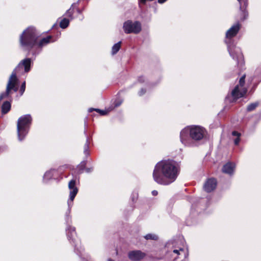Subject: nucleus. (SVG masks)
Wrapping results in <instances>:
<instances>
[{
  "label": "nucleus",
  "mask_w": 261,
  "mask_h": 261,
  "mask_svg": "<svg viewBox=\"0 0 261 261\" xmlns=\"http://www.w3.org/2000/svg\"><path fill=\"white\" fill-rule=\"evenodd\" d=\"M246 75L244 74L240 79L239 84L237 85L230 94L225 98L226 103H231L236 102L239 98L243 97L246 94L247 89L245 87V79Z\"/></svg>",
  "instance_id": "nucleus-6"
},
{
  "label": "nucleus",
  "mask_w": 261,
  "mask_h": 261,
  "mask_svg": "<svg viewBox=\"0 0 261 261\" xmlns=\"http://www.w3.org/2000/svg\"><path fill=\"white\" fill-rule=\"evenodd\" d=\"M39 34L34 27H30L23 31L19 38L20 45L24 50L31 51L35 57L39 55L42 48L51 42L52 36H48L38 40Z\"/></svg>",
  "instance_id": "nucleus-2"
},
{
  "label": "nucleus",
  "mask_w": 261,
  "mask_h": 261,
  "mask_svg": "<svg viewBox=\"0 0 261 261\" xmlns=\"http://www.w3.org/2000/svg\"><path fill=\"white\" fill-rule=\"evenodd\" d=\"M181 241L179 239L172 240L169 241L166 247L169 249H173V252L178 255L180 251H183L184 249L180 246Z\"/></svg>",
  "instance_id": "nucleus-12"
},
{
  "label": "nucleus",
  "mask_w": 261,
  "mask_h": 261,
  "mask_svg": "<svg viewBox=\"0 0 261 261\" xmlns=\"http://www.w3.org/2000/svg\"><path fill=\"white\" fill-rule=\"evenodd\" d=\"M121 42L119 41L117 42V43H115L112 48V55H115L117 53V52L119 50L120 47H121Z\"/></svg>",
  "instance_id": "nucleus-19"
},
{
  "label": "nucleus",
  "mask_w": 261,
  "mask_h": 261,
  "mask_svg": "<svg viewBox=\"0 0 261 261\" xmlns=\"http://www.w3.org/2000/svg\"><path fill=\"white\" fill-rule=\"evenodd\" d=\"M25 90V82L24 81L21 85V86L19 89V93L21 96H22Z\"/></svg>",
  "instance_id": "nucleus-27"
},
{
  "label": "nucleus",
  "mask_w": 261,
  "mask_h": 261,
  "mask_svg": "<svg viewBox=\"0 0 261 261\" xmlns=\"http://www.w3.org/2000/svg\"><path fill=\"white\" fill-rule=\"evenodd\" d=\"M108 261H115V260H113V259H111V258H109V259H108Z\"/></svg>",
  "instance_id": "nucleus-35"
},
{
  "label": "nucleus",
  "mask_w": 261,
  "mask_h": 261,
  "mask_svg": "<svg viewBox=\"0 0 261 261\" xmlns=\"http://www.w3.org/2000/svg\"><path fill=\"white\" fill-rule=\"evenodd\" d=\"M158 192L156 190H153L152 191V194L153 196H156L158 195Z\"/></svg>",
  "instance_id": "nucleus-32"
},
{
  "label": "nucleus",
  "mask_w": 261,
  "mask_h": 261,
  "mask_svg": "<svg viewBox=\"0 0 261 261\" xmlns=\"http://www.w3.org/2000/svg\"><path fill=\"white\" fill-rule=\"evenodd\" d=\"M217 181L215 178H210L207 180L203 186L204 190L206 192H211L216 187Z\"/></svg>",
  "instance_id": "nucleus-14"
},
{
  "label": "nucleus",
  "mask_w": 261,
  "mask_h": 261,
  "mask_svg": "<svg viewBox=\"0 0 261 261\" xmlns=\"http://www.w3.org/2000/svg\"><path fill=\"white\" fill-rule=\"evenodd\" d=\"M19 79L15 73H12L10 75L6 86V91L1 94V99L8 98L11 94V91L16 92L18 91V84Z\"/></svg>",
  "instance_id": "nucleus-8"
},
{
  "label": "nucleus",
  "mask_w": 261,
  "mask_h": 261,
  "mask_svg": "<svg viewBox=\"0 0 261 261\" xmlns=\"http://www.w3.org/2000/svg\"><path fill=\"white\" fill-rule=\"evenodd\" d=\"M138 80L140 83H144L145 81V78L143 76H139Z\"/></svg>",
  "instance_id": "nucleus-30"
},
{
  "label": "nucleus",
  "mask_w": 261,
  "mask_h": 261,
  "mask_svg": "<svg viewBox=\"0 0 261 261\" xmlns=\"http://www.w3.org/2000/svg\"><path fill=\"white\" fill-rule=\"evenodd\" d=\"M193 208H194V205H192V212H193Z\"/></svg>",
  "instance_id": "nucleus-36"
},
{
  "label": "nucleus",
  "mask_w": 261,
  "mask_h": 261,
  "mask_svg": "<svg viewBox=\"0 0 261 261\" xmlns=\"http://www.w3.org/2000/svg\"><path fill=\"white\" fill-rule=\"evenodd\" d=\"M232 135L236 137V138L234 139V143L236 145H238L240 141L241 133L237 131H233L232 132Z\"/></svg>",
  "instance_id": "nucleus-20"
},
{
  "label": "nucleus",
  "mask_w": 261,
  "mask_h": 261,
  "mask_svg": "<svg viewBox=\"0 0 261 261\" xmlns=\"http://www.w3.org/2000/svg\"><path fill=\"white\" fill-rule=\"evenodd\" d=\"M180 172L179 164L173 160L159 162L155 166L152 176L159 184L169 185L176 179Z\"/></svg>",
  "instance_id": "nucleus-1"
},
{
  "label": "nucleus",
  "mask_w": 261,
  "mask_h": 261,
  "mask_svg": "<svg viewBox=\"0 0 261 261\" xmlns=\"http://www.w3.org/2000/svg\"><path fill=\"white\" fill-rule=\"evenodd\" d=\"M241 24L239 22L233 24L226 32L225 42L227 45V50L230 56L237 61L239 66H243L244 64L243 55L240 47L234 44L232 38L239 32Z\"/></svg>",
  "instance_id": "nucleus-5"
},
{
  "label": "nucleus",
  "mask_w": 261,
  "mask_h": 261,
  "mask_svg": "<svg viewBox=\"0 0 261 261\" xmlns=\"http://www.w3.org/2000/svg\"><path fill=\"white\" fill-rule=\"evenodd\" d=\"M242 6L243 7L242 9H240L241 11L240 19L241 21H244L248 18V13L247 11L246 10L247 7H245V6L243 5H242ZM240 8H241L240 7Z\"/></svg>",
  "instance_id": "nucleus-18"
},
{
  "label": "nucleus",
  "mask_w": 261,
  "mask_h": 261,
  "mask_svg": "<svg viewBox=\"0 0 261 261\" xmlns=\"http://www.w3.org/2000/svg\"><path fill=\"white\" fill-rule=\"evenodd\" d=\"M123 29L126 34H137L141 32L142 25L139 21H133L128 20L124 22Z\"/></svg>",
  "instance_id": "nucleus-9"
},
{
  "label": "nucleus",
  "mask_w": 261,
  "mask_h": 261,
  "mask_svg": "<svg viewBox=\"0 0 261 261\" xmlns=\"http://www.w3.org/2000/svg\"><path fill=\"white\" fill-rule=\"evenodd\" d=\"M11 109V103L9 101H5L2 106V113L3 114H7Z\"/></svg>",
  "instance_id": "nucleus-17"
},
{
  "label": "nucleus",
  "mask_w": 261,
  "mask_h": 261,
  "mask_svg": "<svg viewBox=\"0 0 261 261\" xmlns=\"http://www.w3.org/2000/svg\"><path fill=\"white\" fill-rule=\"evenodd\" d=\"M205 133V129L200 125L187 126L181 130L180 140L186 146H196L198 142L203 138Z\"/></svg>",
  "instance_id": "nucleus-4"
},
{
  "label": "nucleus",
  "mask_w": 261,
  "mask_h": 261,
  "mask_svg": "<svg viewBox=\"0 0 261 261\" xmlns=\"http://www.w3.org/2000/svg\"><path fill=\"white\" fill-rule=\"evenodd\" d=\"M167 0H158V2L159 4H162L164 3L165 2H166Z\"/></svg>",
  "instance_id": "nucleus-33"
},
{
  "label": "nucleus",
  "mask_w": 261,
  "mask_h": 261,
  "mask_svg": "<svg viewBox=\"0 0 261 261\" xmlns=\"http://www.w3.org/2000/svg\"><path fill=\"white\" fill-rule=\"evenodd\" d=\"M240 5V8L242 9L243 7L242 6L243 4L245 6V7H247L248 6V0H238Z\"/></svg>",
  "instance_id": "nucleus-28"
},
{
  "label": "nucleus",
  "mask_w": 261,
  "mask_h": 261,
  "mask_svg": "<svg viewBox=\"0 0 261 261\" xmlns=\"http://www.w3.org/2000/svg\"><path fill=\"white\" fill-rule=\"evenodd\" d=\"M89 144H90V141H89V138L88 137H87L86 142V143L84 145V152L86 155H89L88 149H89Z\"/></svg>",
  "instance_id": "nucleus-24"
},
{
  "label": "nucleus",
  "mask_w": 261,
  "mask_h": 261,
  "mask_svg": "<svg viewBox=\"0 0 261 261\" xmlns=\"http://www.w3.org/2000/svg\"><path fill=\"white\" fill-rule=\"evenodd\" d=\"M69 20L66 18H64L61 20L60 22V27L62 29H65L69 25Z\"/></svg>",
  "instance_id": "nucleus-22"
},
{
  "label": "nucleus",
  "mask_w": 261,
  "mask_h": 261,
  "mask_svg": "<svg viewBox=\"0 0 261 261\" xmlns=\"http://www.w3.org/2000/svg\"><path fill=\"white\" fill-rule=\"evenodd\" d=\"M85 171L87 173H90L93 171V168H85Z\"/></svg>",
  "instance_id": "nucleus-31"
},
{
  "label": "nucleus",
  "mask_w": 261,
  "mask_h": 261,
  "mask_svg": "<svg viewBox=\"0 0 261 261\" xmlns=\"http://www.w3.org/2000/svg\"><path fill=\"white\" fill-rule=\"evenodd\" d=\"M145 256L146 254L140 250L131 251L128 253V258L132 261H140Z\"/></svg>",
  "instance_id": "nucleus-13"
},
{
  "label": "nucleus",
  "mask_w": 261,
  "mask_h": 261,
  "mask_svg": "<svg viewBox=\"0 0 261 261\" xmlns=\"http://www.w3.org/2000/svg\"><path fill=\"white\" fill-rule=\"evenodd\" d=\"M259 102L256 101L249 104L247 107V112H251L254 110L258 107Z\"/></svg>",
  "instance_id": "nucleus-21"
},
{
  "label": "nucleus",
  "mask_w": 261,
  "mask_h": 261,
  "mask_svg": "<svg viewBox=\"0 0 261 261\" xmlns=\"http://www.w3.org/2000/svg\"><path fill=\"white\" fill-rule=\"evenodd\" d=\"M86 165V161H83L77 166V168L79 170L80 173H82V171L85 168Z\"/></svg>",
  "instance_id": "nucleus-26"
},
{
  "label": "nucleus",
  "mask_w": 261,
  "mask_h": 261,
  "mask_svg": "<svg viewBox=\"0 0 261 261\" xmlns=\"http://www.w3.org/2000/svg\"><path fill=\"white\" fill-rule=\"evenodd\" d=\"M123 102V100L121 98H117L114 103V106L112 105L111 106H110L108 108H106L104 110H101L99 109H95V108H89L87 110V112L88 113H92L93 112L95 111L99 114H108V113L111 112L112 110L116 107H118L119 106L121 105V103Z\"/></svg>",
  "instance_id": "nucleus-11"
},
{
  "label": "nucleus",
  "mask_w": 261,
  "mask_h": 261,
  "mask_svg": "<svg viewBox=\"0 0 261 261\" xmlns=\"http://www.w3.org/2000/svg\"><path fill=\"white\" fill-rule=\"evenodd\" d=\"M73 5L71 6V7L67 11L65 15L67 17H68L70 18L71 20H72L73 18V14L74 13V10L72 8Z\"/></svg>",
  "instance_id": "nucleus-25"
},
{
  "label": "nucleus",
  "mask_w": 261,
  "mask_h": 261,
  "mask_svg": "<svg viewBox=\"0 0 261 261\" xmlns=\"http://www.w3.org/2000/svg\"><path fill=\"white\" fill-rule=\"evenodd\" d=\"M59 173L57 170L51 169L46 171L43 176V181L44 182L48 181L49 179L53 177H55L58 175Z\"/></svg>",
  "instance_id": "nucleus-15"
},
{
  "label": "nucleus",
  "mask_w": 261,
  "mask_h": 261,
  "mask_svg": "<svg viewBox=\"0 0 261 261\" xmlns=\"http://www.w3.org/2000/svg\"><path fill=\"white\" fill-rule=\"evenodd\" d=\"M146 90L145 89L142 88L139 92L138 94L139 96H142L146 93Z\"/></svg>",
  "instance_id": "nucleus-29"
},
{
  "label": "nucleus",
  "mask_w": 261,
  "mask_h": 261,
  "mask_svg": "<svg viewBox=\"0 0 261 261\" xmlns=\"http://www.w3.org/2000/svg\"><path fill=\"white\" fill-rule=\"evenodd\" d=\"M77 11L79 13H81V11L80 9H77Z\"/></svg>",
  "instance_id": "nucleus-34"
},
{
  "label": "nucleus",
  "mask_w": 261,
  "mask_h": 261,
  "mask_svg": "<svg viewBox=\"0 0 261 261\" xmlns=\"http://www.w3.org/2000/svg\"><path fill=\"white\" fill-rule=\"evenodd\" d=\"M144 238L146 240H158V236L154 233H148L147 234L146 236H144Z\"/></svg>",
  "instance_id": "nucleus-23"
},
{
  "label": "nucleus",
  "mask_w": 261,
  "mask_h": 261,
  "mask_svg": "<svg viewBox=\"0 0 261 261\" xmlns=\"http://www.w3.org/2000/svg\"><path fill=\"white\" fill-rule=\"evenodd\" d=\"M68 188L70 190L69 199L67 201L68 210L65 214V221L67 224L66 232L68 240L74 246V250L79 255H81L83 250L81 245V243L76 237L75 228L71 225V217L70 215L71 207L73 205V201L78 192V189L75 186V180H71L68 183Z\"/></svg>",
  "instance_id": "nucleus-3"
},
{
  "label": "nucleus",
  "mask_w": 261,
  "mask_h": 261,
  "mask_svg": "<svg viewBox=\"0 0 261 261\" xmlns=\"http://www.w3.org/2000/svg\"><path fill=\"white\" fill-rule=\"evenodd\" d=\"M31 121V115H24L18 119L17 130L18 140L20 141L23 140L28 134Z\"/></svg>",
  "instance_id": "nucleus-7"
},
{
  "label": "nucleus",
  "mask_w": 261,
  "mask_h": 261,
  "mask_svg": "<svg viewBox=\"0 0 261 261\" xmlns=\"http://www.w3.org/2000/svg\"><path fill=\"white\" fill-rule=\"evenodd\" d=\"M234 168L235 164L228 162L223 166L222 171L225 173L231 175L234 172Z\"/></svg>",
  "instance_id": "nucleus-16"
},
{
  "label": "nucleus",
  "mask_w": 261,
  "mask_h": 261,
  "mask_svg": "<svg viewBox=\"0 0 261 261\" xmlns=\"http://www.w3.org/2000/svg\"><path fill=\"white\" fill-rule=\"evenodd\" d=\"M31 59L30 58H25L21 61L15 68L13 70L12 73H15L17 75V73L22 74L23 72L27 73L31 69Z\"/></svg>",
  "instance_id": "nucleus-10"
}]
</instances>
